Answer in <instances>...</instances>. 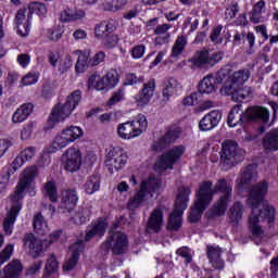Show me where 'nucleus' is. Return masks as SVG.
Wrapping results in <instances>:
<instances>
[{
    "label": "nucleus",
    "instance_id": "f257e3e1",
    "mask_svg": "<svg viewBox=\"0 0 278 278\" xmlns=\"http://www.w3.org/2000/svg\"><path fill=\"white\" fill-rule=\"evenodd\" d=\"M255 181H257V166L255 165H248L237 180L239 189L249 192L247 205L252 210L249 216L250 231L253 238H264L262 223H268L269 227H273L275 207L265 200L268 194V181L263 180L257 184Z\"/></svg>",
    "mask_w": 278,
    "mask_h": 278
},
{
    "label": "nucleus",
    "instance_id": "f03ea898",
    "mask_svg": "<svg viewBox=\"0 0 278 278\" xmlns=\"http://www.w3.org/2000/svg\"><path fill=\"white\" fill-rule=\"evenodd\" d=\"M38 177V167L36 165L28 166L20 174L18 181L15 186L13 193L10 195V210L3 222V231L7 236H12L14 229V223H16V216L23 207V200L25 194L29 197H36V178Z\"/></svg>",
    "mask_w": 278,
    "mask_h": 278
},
{
    "label": "nucleus",
    "instance_id": "7ed1b4c3",
    "mask_svg": "<svg viewBox=\"0 0 278 278\" xmlns=\"http://www.w3.org/2000/svg\"><path fill=\"white\" fill-rule=\"evenodd\" d=\"M202 186H208V194L211 197V202L214 199V194L220 192V197L212 208V216H223L227 211V205L231 203V182L229 180L222 178L217 180L214 188H212V181H203L199 185V188Z\"/></svg>",
    "mask_w": 278,
    "mask_h": 278
},
{
    "label": "nucleus",
    "instance_id": "20e7f679",
    "mask_svg": "<svg viewBox=\"0 0 278 278\" xmlns=\"http://www.w3.org/2000/svg\"><path fill=\"white\" fill-rule=\"evenodd\" d=\"M84 138V128L75 125L66 126L61 131H59L52 143L46 147L42 151L43 155H49L51 153H58L62 149H66L73 142L81 140Z\"/></svg>",
    "mask_w": 278,
    "mask_h": 278
},
{
    "label": "nucleus",
    "instance_id": "39448f33",
    "mask_svg": "<svg viewBox=\"0 0 278 278\" xmlns=\"http://www.w3.org/2000/svg\"><path fill=\"white\" fill-rule=\"evenodd\" d=\"M191 190L189 187H181L178 189V194L175 201L174 211L169 214L167 229L170 231H178L181 229L184 212L188 208Z\"/></svg>",
    "mask_w": 278,
    "mask_h": 278
},
{
    "label": "nucleus",
    "instance_id": "423d86ee",
    "mask_svg": "<svg viewBox=\"0 0 278 278\" xmlns=\"http://www.w3.org/2000/svg\"><path fill=\"white\" fill-rule=\"evenodd\" d=\"M162 182L159 178L149 177L140 184L139 191L135 197L128 201V210H138L142 203H147L149 199H153V195L160 190Z\"/></svg>",
    "mask_w": 278,
    "mask_h": 278
},
{
    "label": "nucleus",
    "instance_id": "0eeeda50",
    "mask_svg": "<svg viewBox=\"0 0 278 278\" xmlns=\"http://www.w3.org/2000/svg\"><path fill=\"white\" fill-rule=\"evenodd\" d=\"M147 127H149L147 116L139 114L136 119L119 124L117 126V136L122 140H134V138L142 136L147 131Z\"/></svg>",
    "mask_w": 278,
    "mask_h": 278
},
{
    "label": "nucleus",
    "instance_id": "6e6552de",
    "mask_svg": "<svg viewBox=\"0 0 278 278\" xmlns=\"http://www.w3.org/2000/svg\"><path fill=\"white\" fill-rule=\"evenodd\" d=\"M212 203V195H210V186L202 185L195 192V201L189 212V223H198L207 206Z\"/></svg>",
    "mask_w": 278,
    "mask_h": 278
},
{
    "label": "nucleus",
    "instance_id": "1a4fd4ad",
    "mask_svg": "<svg viewBox=\"0 0 278 278\" xmlns=\"http://www.w3.org/2000/svg\"><path fill=\"white\" fill-rule=\"evenodd\" d=\"M184 153H186V146L184 144L170 148L155 162L154 170L156 173L173 170L174 166L184 157Z\"/></svg>",
    "mask_w": 278,
    "mask_h": 278
},
{
    "label": "nucleus",
    "instance_id": "9d476101",
    "mask_svg": "<svg viewBox=\"0 0 278 278\" xmlns=\"http://www.w3.org/2000/svg\"><path fill=\"white\" fill-rule=\"evenodd\" d=\"M62 236V230H54L49 235V237L41 242L40 240L36 239L33 233L26 235L24 238V247L28 250L31 255L35 257L40 255L49 247V244H53V242H58V239Z\"/></svg>",
    "mask_w": 278,
    "mask_h": 278
},
{
    "label": "nucleus",
    "instance_id": "9b49d317",
    "mask_svg": "<svg viewBox=\"0 0 278 278\" xmlns=\"http://www.w3.org/2000/svg\"><path fill=\"white\" fill-rule=\"evenodd\" d=\"M228 75V68H222L216 74H208L201 80L199 92L201 94H214V92L218 90V85L225 84V79H227Z\"/></svg>",
    "mask_w": 278,
    "mask_h": 278
},
{
    "label": "nucleus",
    "instance_id": "f8f14e48",
    "mask_svg": "<svg viewBox=\"0 0 278 278\" xmlns=\"http://www.w3.org/2000/svg\"><path fill=\"white\" fill-rule=\"evenodd\" d=\"M127 160V153H125V151L121 150L119 148L106 149L104 164L111 173H114V170H121L122 168H125Z\"/></svg>",
    "mask_w": 278,
    "mask_h": 278
},
{
    "label": "nucleus",
    "instance_id": "ddd939ff",
    "mask_svg": "<svg viewBox=\"0 0 278 278\" xmlns=\"http://www.w3.org/2000/svg\"><path fill=\"white\" fill-rule=\"evenodd\" d=\"M224 53L220 51L210 52L208 50H202L194 54L190 62L195 68H210V66H216L220 60H223Z\"/></svg>",
    "mask_w": 278,
    "mask_h": 278
},
{
    "label": "nucleus",
    "instance_id": "4468645a",
    "mask_svg": "<svg viewBox=\"0 0 278 278\" xmlns=\"http://www.w3.org/2000/svg\"><path fill=\"white\" fill-rule=\"evenodd\" d=\"M222 94H227L231 97L232 101L237 103H242L244 101H251L253 99V87L249 86H237L233 87L229 84H224L220 89Z\"/></svg>",
    "mask_w": 278,
    "mask_h": 278
},
{
    "label": "nucleus",
    "instance_id": "2eb2a0df",
    "mask_svg": "<svg viewBox=\"0 0 278 278\" xmlns=\"http://www.w3.org/2000/svg\"><path fill=\"white\" fill-rule=\"evenodd\" d=\"M242 161V156L238 153V143L236 141H225L222 146L220 162L227 170L229 166L238 164Z\"/></svg>",
    "mask_w": 278,
    "mask_h": 278
},
{
    "label": "nucleus",
    "instance_id": "dca6fc26",
    "mask_svg": "<svg viewBox=\"0 0 278 278\" xmlns=\"http://www.w3.org/2000/svg\"><path fill=\"white\" fill-rule=\"evenodd\" d=\"M61 162L68 173H77L81 168V150L73 146L62 154Z\"/></svg>",
    "mask_w": 278,
    "mask_h": 278
},
{
    "label": "nucleus",
    "instance_id": "f3484780",
    "mask_svg": "<svg viewBox=\"0 0 278 278\" xmlns=\"http://www.w3.org/2000/svg\"><path fill=\"white\" fill-rule=\"evenodd\" d=\"M106 244L114 255H123L129 249V239L123 231L111 230Z\"/></svg>",
    "mask_w": 278,
    "mask_h": 278
},
{
    "label": "nucleus",
    "instance_id": "a211bd4d",
    "mask_svg": "<svg viewBox=\"0 0 278 278\" xmlns=\"http://www.w3.org/2000/svg\"><path fill=\"white\" fill-rule=\"evenodd\" d=\"M14 23L17 36L27 38L31 29V12H29V9L18 10L15 15Z\"/></svg>",
    "mask_w": 278,
    "mask_h": 278
},
{
    "label": "nucleus",
    "instance_id": "6ab92c4d",
    "mask_svg": "<svg viewBox=\"0 0 278 278\" xmlns=\"http://www.w3.org/2000/svg\"><path fill=\"white\" fill-rule=\"evenodd\" d=\"M245 123H268L270 118V112L263 106H249L243 112Z\"/></svg>",
    "mask_w": 278,
    "mask_h": 278
},
{
    "label": "nucleus",
    "instance_id": "aec40b11",
    "mask_svg": "<svg viewBox=\"0 0 278 278\" xmlns=\"http://www.w3.org/2000/svg\"><path fill=\"white\" fill-rule=\"evenodd\" d=\"M184 92V86L176 78H167L162 84L163 101H170L175 97H179Z\"/></svg>",
    "mask_w": 278,
    "mask_h": 278
},
{
    "label": "nucleus",
    "instance_id": "412c9836",
    "mask_svg": "<svg viewBox=\"0 0 278 278\" xmlns=\"http://www.w3.org/2000/svg\"><path fill=\"white\" fill-rule=\"evenodd\" d=\"M155 79H150L147 84L143 85V88L135 96V101L138 108H146L151 103V99H153V94H155Z\"/></svg>",
    "mask_w": 278,
    "mask_h": 278
},
{
    "label": "nucleus",
    "instance_id": "4be33fe9",
    "mask_svg": "<svg viewBox=\"0 0 278 278\" xmlns=\"http://www.w3.org/2000/svg\"><path fill=\"white\" fill-rule=\"evenodd\" d=\"M49 62L51 66H56L60 75H64V73H68L70 68H73V55L71 54L61 58L60 53L52 52L49 54Z\"/></svg>",
    "mask_w": 278,
    "mask_h": 278
},
{
    "label": "nucleus",
    "instance_id": "5701e85b",
    "mask_svg": "<svg viewBox=\"0 0 278 278\" xmlns=\"http://www.w3.org/2000/svg\"><path fill=\"white\" fill-rule=\"evenodd\" d=\"M224 68L228 70V75L226 76L224 84H229L230 86H233V88L244 86V84L251 79V70L247 67L238 70L232 74H229V67Z\"/></svg>",
    "mask_w": 278,
    "mask_h": 278
},
{
    "label": "nucleus",
    "instance_id": "b1692460",
    "mask_svg": "<svg viewBox=\"0 0 278 278\" xmlns=\"http://www.w3.org/2000/svg\"><path fill=\"white\" fill-rule=\"evenodd\" d=\"M162 227H164V211L162 207H156L150 214L147 231L148 233H160Z\"/></svg>",
    "mask_w": 278,
    "mask_h": 278
},
{
    "label": "nucleus",
    "instance_id": "393cba45",
    "mask_svg": "<svg viewBox=\"0 0 278 278\" xmlns=\"http://www.w3.org/2000/svg\"><path fill=\"white\" fill-rule=\"evenodd\" d=\"M71 114H73V111L66 104L59 103L52 109L48 123L50 127H55L58 123H64Z\"/></svg>",
    "mask_w": 278,
    "mask_h": 278
},
{
    "label": "nucleus",
    "instance_id": "a878e982",
    "mask_svg": "<svg viewBox=\"0 0 278 278\" xmlns=\"http://www.w3.org/2000/svg\"><path fill=\"white\" fill-rule=\"evenodd\" d=\"M220 118H223V114H220V111L214 110L204 115V117L199 123V129L200 131H212L214 127L218 126V123H220Z\"/></svg>",
    "mask_w": 278,
    "mask_h": 278
},
{
    "label": "nucleus",
    "instance_id": "bb28decb",
    "mask_svg": "<svg viewBox=\"0 0 278 278\" xmlns=\"http://www.w3.org/2000/svg\"><path fill=\"white\" fill-rule=\"evenodd\" d=\"M180 136L181 128L170 127L164 137H162L159 141L152 144L153 151H162L164 147H167V144H172V142H175V140H177V138H179Z\"/></svg>",
    "mask_w": 278,
    "mask_h": 278
},
{
    "label": "nucleus",
    "instance_id": "cd10ccee",
    "mask_svg": "<svg viewBox=\"0 0 278 278\" xmlns=\"http://www.w3.org/2000/svg\"><path fill=\"white\" fill-rule=\"evenodd\" d=\"M81 251H84V241L79 240L78 242L72 244L70 248V256L63 265L64 270H73L74 267L77 266L79 253H81Z\"/></svg>",
    "mask_w": 278,
    "mask_h": 278
},
{
    "label": "nucleus",
    "instance_id": "c85d7f7f",
    "mask_svg": "<svg viewBox=\"0 0 278 278\" xmlns=\"http://www.w3.org/2000/svg\"><path fill=\"white\" fill-rule=\"evenodd\" d=\"M77 201H79V195L75 189H65L61 193V205L64 210L72 212L77 206Z\"/></svg>",
    "mask_w": 278,
    "mask_h": 278
},
{
    "label": "nucleus",
    "instance_id": "c756f323",
    "mask_svg": "<svg viewBox=\"0 0 278 278\" xmlns=\"http://www.w3.org/2000/svg\"><path fill=\"white\" fill-rule=\"evenodd\" d=\"M22 273L23 264H21V261L13 260L0 271V278H18Z\"/></svg>",
    "mask_w": 278,
    "mask_h": 278
},
{
    "label": "nucleus",
    "instance_id": "7c9ffc66",
    "mask_svg": "<svg viewBox=\"0 0 278 278\" xmlns=\"http://www.w3.org/2000/svg\"><path fill=\"white\" fill-rule=\"evenodd\" d=\"M115 31H116V21L114 20H110L108 23L101 22L94 28L96 38H98V40H101V41L108 36H110V34H114Z\"/></svg>",
    "mask_w": 278,
    "mask_h": 278
},
{
    "label": "nucleus",
    "instance_id": "2f4dec72",
    "mask_svg": "<svg viewBox=\"0 0 278 278\" xmlns=\"http://www.w3.org/2000/svg\"><path fill=\"white\" fill-rule=\"evenodd\" d=\"M31 112H34V104L31 103H24L20 108L16 109V111L12 115V123L21 124L25 123L27 118L31 115Z\"/></svg>",
    "mask_w": 278,
    "mask_h": 278
},
{
    "label": "nucleus",
    "instance_id": "473e14b6",
    "mask_svg": "<svg viewBox=\"0 0 278 278\" xmlns=\"http://www.w3.org/2000/svg\"><path fill=\"white\" fill-rule=\"evenodd\" d=\"M72 55H76L78 58L75 71L79 75L81 73H86V68H88V60L90 58V50H74L72 51Z\"/></svg>",
    "mask_w": 278,
    "mask_h": 278
},
{
    "label": "nucleus",
    "instance_id": "72a5a7b5",
    "mask_svg": "<svg viewBox=\"0 0 278 278\" xmlns=\"http://www.w3.org/2000/svg\"><path fill=\"white\" fill-rule=\"evenodd\" d=\"M264 14H266V1L260 0L254 4L252 11L250 12L251 23H264V21H266Z\"/></svg>",
    "mask_w": 278,
    "mask_h": 278
},
{
    "label": "nucleus",
    "instance_id": "f704fd0d",
    "mask_svg": "<svg viewBox=\"0 0 278 278\" xmlns=\"http://www.w3.org/2000/svg\"><path fill=\"white\" fill-rule=\"evenodd\" d=\"M105 229H108V222L105 219H98L92 223L91 229L87 231L85 241L88 242L94 238V236H104Z\"/></svg>",
    "mask_w": 278,
    "mask_h": 278
},
{
    "label": "nucleus",
    "instance_id": "c9c22d12",
    "mask_svg": "<svg viewBox=\"0 0 278 278\" xmlns=\"http://www.w3.org/2000/svg\"><path fill=\"white\" fill-rule=\"evenodd\" d=\"M242 123H247L244 119V112H242V105L237 104L228 114V126L238 127V125H242Z\"/></svg>",
    "mask_w": 278,
    "mask_h": 278
},
{
    "label": "nucleus",
    "instance_id": "e433bc0d",
    "mask_svg": "<svg viewBox=\"0 0 278 278\" xmlns=\"http://www.w3.org/2000/svg\"><path fill=\"white\" fill-rule=\"evenodd\" d=\"M170 24H159V27H156L154 34L156 36L154 42L155 45H168L170 42V33L168 30L170 29Z\"/></svg>",
    "mask_w": 278,
    "mask_h": 278
},
{
    "label": "nucleus",
    "instance_id": "4c0bfd02",
    "mask_svg": "<svg viewBox=\"0 0 278 278\" xmlns=\"http://www.w3.org/2000/svg\"><path fill=\"white\" fill-rule=\"evenodd\" d=\"M42 194L46 199H49L51 203H58L60 197L58 195V185H55V181L48 180L43 185Z\"/></svg>",
    "mask_w": 278,
    "mask_h": 278
},
{
    "label": "nucleus",
    "instance_id": "58836bf2",
    "mask_svg": "<svg viewBox=\"0 0 278 278\" xmlns=\"http://www.w3.org/2000/svg\"><path fill=\"white\" fill-rule=\"evenodd\" d=\"M263 147L267 151H278V128L271 129L264 137Z\"/></svg>",
    "mask_w": 278,
    "mask_h": 278
},
{
    "label": "nucleus",
    "instance_id": "ea45409f",
    "mask_svg": "<svg viewBox=\"0 0 278 278\" xmlns=\"http://www.w3.org/2000/svg\"><path fill=\"white\" fill-rule=\"evenodd\" d=\"M33 227L38 236H47L49 233V224L40 213L34 216Z\"/></svg>",
    "mask_w": 278,
    "mask_h": 278
},
{
    "label": "nucleus",
    "instance_id": "a19ab883",
    "mask_svg": "<svg viewBox=\"0 0 278 278\" xmlns=\"http://www.w3.org/2000/svg\"><path fill=\"white\" fill-rule=\"evenodd\" d=\"M220 253L222 251L218 248V245H211L207 248V255H208L210 262L212 266L215 268H223L224 266L223 260H220Z\"/></svg>",
    "mask_w": 278,
    "mask_h": 278
},
{
    "label": "nucleus",
    "instance_id": "79ce46f5",
    "mask_svg": "<svg viewBox=\"0 0 278 278\" xmlns=\"http://www.w3.org/2000/svg\"><path fill=\"white\" fill-rule=\"evenodd\" d=\"M186 45H188V37L186 35L178 36L172 48V58H179L184 53Z\"/></svg>",
    "mask_w": 278,
    "mask_h": 278
},
{
    "label": "nucleus",
    "instance_id": "37998d69",
    "mask_svg": "<svg viewBox=\"0 0 278 278\" xmlns=\"http://www.w3.org/2000/svg\"><path fill=\"white\" fill-rule=\"evenodd\" d=\"M100 188L101 180L97 176L89 177L84 185V190L86 194H94V192H99Z\"/></svg>",
    "mask_w": 278,
    "mask_h": 278
},
{
    "label": "nucleus",
    "instance_id": "c03bdc74",
    "mask_svg": "<svg viewBox=\"0 0 278 278\" xmlns=\"http://www.w3.org/2000/svg\"><path fill=\"white\" fill-rule=\"evenodd\" d=\"M104 81V88H116L118 86L119 77L118 72L116 70H110L105 76L102 77Z\"/></svg>",
    "mask_w": 278,
    "mask_h": 278
},
{
    "label": "nucleus",
    "instance_id": "a18cd8bd",
    "mask_svg": "<svg viewBox=\"0 0 278 278\" xmlns=\"http://www.w3.org/2000/svg\"><path fill=\"white\" fill-rule=\"evenodd\" d=\"M88 88L90 90H105V83L103 80V76L99 74H92L88 79Z\"/></svg>",
    "mask_w": 278,
    "mask_h": 278
},
{
    "label": "nucleus",
    "instance_id": "49530a36",
    "mask_svg": "<svg viewBox=\"0 0 278 278\" xmlns=\"http://www.w3.org/2000/svg\"><path fill=\"white\" fill-rule=\"evenodd\" d=\"M79 101H81V91L76 90L66 98L64 104L71 110V112H73L77 109V105H79Z\"/></svg>",
    "mask_w": 278,
    "mask_h": 278
},
{
    "label": "nucleus",
    "instance_id": "de8ad7c7",
    "mask_svg": "<svg viewBox=\"0 0 278 278\" xmlns=\"http://www.w3.org/2000/svg\"><path fill=\"white\" fill-rule=\"evenodd\" d=\"M90 218V210L88 207L86 208H79L72 217L73 223L75 225H84L86 220Z\"/></svg>",
    "mask_w": 278,
    "mask_h": 278
},
{
    "label": "nucleus",
    "instance_id": "09e8293b",
    "mask_svg": "<svg viewBox=\"0 0 278 278\" xmlns=\"http://www.w3.org/2000/svg\"><path fill=\"white\" fill-rule=\"evenodd\" d=\"M64 36V26H54L47 30L46 37L52 42H58Z\"/></svg>",
    "mask_w": 278,
    "mask_h": 278
},
{
    "label": "nucleus",
    "instance_id": "8fccbe9b",
    "mask_svg": "<svg viewBox=\"0 0 278 278\" xmlns=\"http://www.w3.org/2000/svg\"><path fill=\"white\" fill-rule=\"evenodd\" d=\"M28 12L30 14H37V16H47V5L42 2H30L28 4Z\"/></svg>",
    "mask_w": 278,
    "mask_h": 278
},
{
    "label": "nucleus",
    "instance_id": "3c124183",
    "mask_svg": "<svg viewBox=\"0 0 278 278\" xmlns=\"http://www.w3.org/2000/svg\"><path fill=\"white\" fill-rule=\"evenodd\" d=\"M34 129H36L35 122H28V123L24 124L20 131V139L23 141L30 140L31 135L34 134Z\"/></svg>",
    "mask_w": 278,
    "mask_h": 278
},
{
    "label": "nucleus",
    "instance_id": "603ef678",
    "mask_svg": "<svg viewBox=\"0 0 278 278\" xmlns=\"http://www.w3.org/2000/svg\"><path fill=\"white\" fill-rule=\"evenodd\" d=\"M38 79H40V73L36 71L29 72L22 78L20 86H34L35 84H38Z\"/></svg>",
    "mask_w": 278,
    "mask_h": 278
},
{
    "label": "nucleus",
    "instance_id": "864d4df0",
    "mask_svg": "<svg viewBox=\"0 0 278 278\" xmlns=\"http://www.w3.org/2000/svg\"><path fill=\"white\" fill-rule=\"evenodd\" d=\"M230 223L237 224L242 218V204L236 202L229 212Z\"/></svg>",
    "mask_w": 278,
    "mask_h": 278
},
{
    "label": "nucleus",
    "instance_id": "5fc2aeb1",
    "mask_svg": "<svg viewBox=\"0 0 278 278\" xmlns=\"http://www.w3.org/2000/svg\"><path fill=\"white\" fill-rule=\"evenodd\" d=\"M25 164V159L21 154H18L10 164L8 173H4V175H14L18 168H22Z\"/></svg>",
    "mask_w": 278,
    "mask_h": 278
},
{
    "label": "nucleus",
    "instance_id": "6e6d98bb",
    "mask_svg": "<svg viewBox=\"0 0 278 278\" xmlns=\"http://www.w3.org/2000/svg\"><path fill=\"white\" fill-rule=\"evenodd\" d=\"M14 253V244H8L3 251L0 253V266H3L5 262L12 257V254Z\"/></svg>",
    "mask_w": 278,
    "mask_h": 278
},
{
    "label": "nucleus",
    "instance_id": "4d7b16f0",
    "mask_svg": "<svg viewBox=\"0 0 278 278\" xmlns=\"http://www.w3.org/2000/svg\"><path fill=\"white\" fill-rule=\"evenodd\" d=\"M123 99H125V91L123 90H117L115 91L112 97L110 98V100L108 101L106 105L109 108H114V105H116V103H121V101H123Z\"/></svg>",
    "mask_w": 278,
    "mask_h": 278
},
{
    "label": "nucleus",
    "instance_id": "13d9d810",
    "mask_svg": "<svg viewBox=\"0 0 278 278\" xmlns=\"http://www.w3.org/2000/svg\"><path fill=\"white\" fill-rule=\"evenodd\" d=\"M58 268H60L58 260L53 255H51L46 263V273H48V275H51V273H56Z\"/></svg>",
    "mask_w": 278,
    "mask_h": 278
},
{
    "label": "nucleus",
    "instance_id": "bf43d9fd",
    "mask_svg": "<svg viewBox=\"0 0 278 278\" xmlns=\"http://www.w3.org/2000/svg\"><path fill=\"white\" fill-rule=\"evenodd\" d=\"M223 31V26H217L213 29V31L211 33V40L215 43V45H222L223 43V37H220V33Z\"/></svg>",
    "mask_w": 278,
    "mask_h": 278
},
{
    "label": "nucleus",
    "instance_id": "052dcab7",
    "mask_svg": "<svg viewBox=\"0 0 278 278\" xmlns=\"http://www.w3.org/2000/svg\"><path fill=\"white\" fill-rule=\"evenodd\" d=\"M20 155L22 156V159L25 161V162H29V160H31L33 157L36 156V148L34 147H28L26 149H24Z\"/></svg>",
    "mask_w": 278,
    "mask_h": 278
},
{
    "label": "nucleus",
    "instance_id": "680f3d73",
    "mask_svg": "<svg viewBox=\"0 0 278 278\" xmlns=\"http://www.w3.org/2000/svg\"><path fill=\"white\" fill-rule=\"evenodd\" d=\"M199 103V93L193 92L190 96H187L184 100H182V105H187L188 108L192 106V105H197Z\"/></svg>",
    "mask_w": 278,
    "mask_h": 278
},
{
    "label": "nucleus",
    "instance_id": "e2e57ef3",
    "mask_svg": "<svg viewBox=\"0 0 278 278\" xmlns=\"http://www.w3.org/2000/svg\"><path fill=\"white\" fill-rule=\"evenodd\" d=\"M146 51L147 48L143 45L135 46L131 50V58H134V60H140Z\"/></svg>",
    "mask_w": 278,
    "mask_h": 278
},
{
    "label": "nucleus",
    "instance_id": "0e129e2a",
    "mask_svg": "<svg viewBox=\"0 0 278 278\" xmlns=\"http://www.w3.org/2000/svg\"><path fill=\"white\" fill-rule=\"evenodd\" d=\"M102 42L106 47H116V45H118V35H114V33H111L102 40Z\"/></svg>",
    "mask_w": 278,
    "mask_h": 278
},
{
    "label": "nucleus",
    "instance_id": "69168bd1",
    "mask_svg": "<svg viewBox=\"0 0 278 278\" xmlns=\"http://www.w3.org/2000/svg\"><path fill=\"white\" fill-rule=\"evenodd\" d=\"M10 147H12V141L8 139H0V160L10 151Z\"/></svg>",
    "mask_w": 278,
    "mask_h": 278
},
{
    "label": "nucleus",
    "instance_id": "338daca9",
    "mask_svg": "<svg viewBox=\"0 0 278 278\" xmlns=\"http://www.w3.org/2000/svg\"><path fill=\"white\" fill-rule=\"evenodd\" d=\"M29 62H31V58L27 53H22L17 55V63L22 68H27L29 66Z\"/></svg>",
    "mask_w": 278,
    "mask_h": 278
},
{
    "label": "nucleus",
    "instance_id": "774afa93",
    "mask_svg": "<svg viewBox=\"0 0 278 278\" xmlns=\"http://www.w3.org/2000/svg\"><path fill=\"white\" fill-rule=\"evenodd\" d=\"M159 25H160V18L154 17L146 22V29L148 31H154L155 34V29H157Z\"/></svg>",
    "mask_w": 278,
    "mask_h": 278
}]
</instances>
